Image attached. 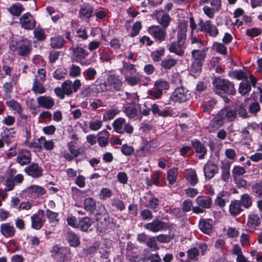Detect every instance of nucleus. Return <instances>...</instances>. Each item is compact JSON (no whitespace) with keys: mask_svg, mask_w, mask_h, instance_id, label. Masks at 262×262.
I'll use <instances>...</instances> for the list:
<instances>
[{"mask_svg":"<svg viewBox=\"0 0 262 262\" xmlns=\"http://www.w3.org/2000/svg\"><path fill=\"white\" fill-rule=\"evenodd\" d=\"M212 83L216 89V93L220 95L234 96L236 93L234 83L227 79L215 77Z\"/></svg>","mask_w":262,"mask_h":262,"instance_id":"f257e3e1","label":"nucleus"},{"mask_svg":"<svg viewBox=\"0 0 262 262\" xmlns=\"http://www.w3.org/2000/svg\"><path fill=\"white\" fill-rule=\"evenodd\" d=\"M198 25L199 28L196 30L197 32H204L206 35L212 37H215L219 34L217 28L213 25L212 21L210 20L204 21L202 19H200Z\"/></svg>","mask_w":262,"mask_h":262,"instance_id":"f03ea898","label":"nucleus"},{"mask_svg":"<svg viewBox=\"0 0 262 262\" xmlns=\"http://www.w3.org/2000/svg\"><path fill=\"white\" fill-rule=\"evenodd\" d=\"M70 249L68 247L54 246L52 250V256L58 261L67 262L69 260Z\"/></svg>","mask_w":262,"mask_h":262,"instance_id":"7ed1b4c3","label":"nucleus"},{"mask_svg":"<svg viewBox=\"0 0 262 262\" xmlns=\"http://www.w3.org/2000/svg\"><path fill=\"white\" fill-rule=\"evenodd\" d=\"M190 97V93L189 91L183 86L176 88L170 99L174 102L182 103L188 100Z\"/></svg>","mask_w":262,"mask_h":262,"instance_id":"20e7f679","label":"nucleus"},{"mask_svg":"<svg viewBox=\"0 0 262 262\" xmlns=\"http://www.w3.org/2000/svg\"><path fill=\"white\" fill-rule=\"evenodd\" d=\"M72 55L76 57V61L79 62L81 66H88L91 64L90 60L83 61L89 55V52L83 48L76 46L72 49Z\"/></svg>","mask_w":262,"mask_h":262,"instance_id":"39448f33","label":"nucleus"},{"mask_svg":"<svg viewBox=\"0 0 262 262\" xmlns=\"http://www.w3.org/2000/svg\"><path fill=\"white\" fill-rule=\"evenodd\" d=\"M148 32L156 41H158L159 42L166 39L167 34L166 29L162 28L159 26L154 25L149 27Z\"/></svg>","mask_w":262,"mask_h":262,"instance_id":"423d86ee","label":"nucleus"},{"mask_svg":"<svg viewBox=\"0 0 262 262\" xmlns=\"http://www.w3.org/2000/svg\"><path fill=\"white\" fill-rule=\"evenodd\" d=\"M219 167L214 162L209 160L204 165L203 171L205 178L206 180L211 179L215 174L218 173Z\"/></svg>","mask_w":262,"mask_h":262,"instance_id":"0eeeda50","label":"nucleus"},{"mask_svg":"<svg viewBox=\"0 0 262 262\" xmlns=\"http://www.w3.org/2000/svg\"><path fill=\"white\" fill-rule=\"evenodd\" d=\"M27 195L31 198H36L46 193V190L43 187L35 185H32L24 190Z\"/></svg>","mask_w":262,"mask_h":262,"instance_id":"6e6552de","label":"nucleus"},{"mask_svg":"<svg viewBox=\"0 0 262 262\" xmlns=\"http://www.w3.org/2000/svg\"><path fill=\"white\" fill-rule=\"evenodd\" d=\"M166 226V223L160 220H154L152 222L144 225V228L152 232L156 233L163 231Z\"/></svg>","mask_w":262,"mask_h":262,"instance_id":"1a4fd4ad","label":"nucleus"},{"mask_svg":"<svg viewBox=\"0 0 262 262\" xmlns=\"http://www.w3.org/2000/svg\"><path fill=\"white\" fill-rule=\"evenodd\" d=\"M24 171L28 176L33 178H39L43 174L42 168L36 163H32L29 166L26 167Z\"/></svg>","mask_w":262,"mask_h":262,"instance_id":"9d476101","label":"nucleus"},{"mask_svg":"<svg viewBox=\"0 0 262 262\" xmlns=\"http://www.w3.org/2000/svg\"><path fill=\"white\" fill-rule=\"evenodd\" d=\"M106 80L107 85L111 88V90L116 91L122 90L123 82L118 76L114 74L110 75L107 77Z\"/></svg>","mask_w":262,"mask_h":262,"instance_id":"9b49d317","label":"nucleus"},{"mask_svg":"<svg viewBox=\"0 0 262 262\" xmlns=\"http://www.w3.org/2000/svg\"><path fill=\"white\" fill-rule=\"evenodd\" d=\"M136 249L135 245L131 242H128L126 248L125 257L130 262H139V256L133 250Z\"/></svg>","mask_w":262,"mask_h":262,"instance_id":"f8f14e48","label":"nucleus"},{"mask_svg":"<svg viewBox=\"0 0 262 262\" xmlns=\"http://www.w3.org/2000/svg\"><path fill=\"white\" fill-rule=\"evenodd\" d=\"M260 223L259 215L255 212H252L248 216L247 226L250 230L253 231L260 226Z\"/></svg>","mask_w":262,"mask_h":262,"instance_id":"ddd939ff","label":"nucleus"},{"mask_svg":"<svg viewBox=\"0 0 262 262\" xmlns=\"http://www.w3.org/2000/svg\"><path fill=\"white\" fill-rule=\"evenodd\" d=\"M177 63V60L171 58L170 57H166L162 59L160 63V69L164 72H168L173 69Z\"/></svg>","mask_w":262,"mask_h":262,"instance_id":"4468645a","label":"nucleus"},{"mask_svg":"<svg viewBox=\"0 0 262 262\" xmlns=\"http://www.w3.org/2000/svg\"><path fill=\"white\" fill-rule=\"evenodd\" d=\"M186 48L185 43L179 41H173L171 43L168 50L170 53H174L179 56H183L184 54V49Z\"/></svg>","mask_w":262,"mask_h":262,"instance_id":"2eb2a0df","label":"nucleus"},{"mask_svg":"<svg viewBox=\"0 0 262 262\" xmlns=\"http://www.w3.org/2000/svg\"><path fill=\"white\" fill-rule=\"evenodd\" d=\"M30 13L23 14L19 19V22L22 28L27 30H32L35 27V21L31 20Z\"/></svg>","mask_w":262,"mask_h":262,"instance_id":"dca6fc26","label":"nucleus"},{"mask_svg":"<svg viewBox=\"0 0 262 262\" xmlns=\"http://www.w3.org/2000/svg\"><path fill=\"white\" fill-rule=\"evenodd\" d=\"M92 222L89 217H81L79 219L77 224V228L80 230L84 232H91L93 228H91Z\"/></svg>","mask_w":262,"mask_h":262,"instance_id":"f3484780","label":"nucleus"},{"mask_svg":"<svg viewBox=\"0 0 262 262\" xmlns=\"http://www.w3.org/2000/svg\"><path fill=\"white\" fill-rule=\"evenodd\" d=\"M44 216L43 210H40L37 214H34L31 216L32 227L35 229L39 230L43 226L42 217Z\"/></svg>","mask_w":262,"mask_h":262,"instance_id":"a211bd4d","label":"nucleus"},{"mask_svg":"<svg viewBox=\"0 0 262 262\" xmlns=\"http://www.w3.org/2000/svg\"><path fill=\"white\" fill-rule=\"evenodd\" d=\"M191 143L192 147L195 149V152L199 155V158L200 159H204L207 151V149L204 144L198 139L192 140Z\"/></svg>","mask_w":262,"mask_h":262,"instance_id":"6ab92c4d","label":"nucleus"},{"mask_svg":"<svg viewBox=\"0 0 262 262\" xmlns=\"http://www.w3.org/2000/svg\"><path fill=\"white\" fill-rule=\"evenodd\" d=\"M16 131L14 128H5L3 132L1 133V137L7 145L14 141L15 137Z\"/></svg>","mask_w":262,"mask_h":262,"instance_id":"aec40b11","label":"nucleus"},{"mask_svg":"<svg viewBox=\"0 0 262 262\" xmlns=\"http://www.w3.org/2000/svg\"><path fill=\"white\" fill-rule=\"evenodd\" d=\"M188 24L186 21L181 22L178 27L177 40L185 43L187 37Z\"/></svg>","mask_w":262,"mask_h":262,"instance_id":"412c9836","label":"nucleus"},{"mask_svg":"<svg viewBox=\"0 0 262 262\" xmlns=\"http://www.w3.org/2000/svg\"><path fill=\"white\" fill-rule=\"evenodd\" d=\"M187 258L181 259L180 262H195L198 260L200 255L199 249L196 247H192L186 251Z\"/></svg>","mask_w":262,"mask_h":262,"instance_id":"4be33fe9","label":"nucleus"},{"mask_svg":"<svg viewBox=\"0 0 262 262\" xmlns=\"http://www.w3.org/2000/svg\"><path fill=\"white\" fill-rule=\"evenodd\" d=\"M0 231L6 238L12 237L15 233L14 227L9 223L2 224L0 226Z\"/></svg>","mask_w":262,"mask_h":262,"instance_id":"5701e85b","label":"nucleus"},{"mask_svg":"<svg viewBox=\"0 0 262 262\" xmlns=\"http://www.w3.org/2000/svg\"><path fill=\"white\" fill-rule=\"evenodd\" d=\"M94 8L89 4L81 5L79 11V17L81 18L90 19L93 16Z\"/></svg>","mask_w":262,"mask_h":262,"instance_id":"b1692460","label":"nucleus"},{"mask_svg":"<svg viewBox=\"0 0 262 262\" xmlns=\"http://www.w3.org/2000/svg\"><path fill=\"white\" fill-rule=\"evenodd\" d=\"M38 105L46 109H51L55 104L54 99L46 96H39L37 99Z\"/></svg>","mask_w":262,"mask_h":262,"instance_id":"393cba45","label":"nucleus"},{"mask_svg":"<svg viewBox=\"0 0 262 262\" xmlns=\"http://www.w3.org/2000/svg\"><path fill=\"white\" fill-rule=\"evenodd\" d=\"M231 165V162L228 160H224L222 162L221 167L222 170L221 179L224 181L227 182L230 178Z\"/></svg>","mask_w":262,"mask_h":262,"instance_id":"a878e982","label":"nucleus"},{"mask_svg":"<svg viewBox=\"0 0 262 262\" xmlns=\"http://www.w3.org/2000/svg\"><path fill=\"white\" fill-rule=\"evenodd\" d=\"M201 50L196 49L191 51V56L195 61H200L203 63L206 55V52L208 49L202 47Z\"/></svg>","mask_w":262,"mask_h":262,"instance_id":"bb28decb","label":"nucleus"},{"mask_svg":"<svg viewBox=\"0 0 262 262\" xmlns=\"http://www.w3.org/2000/svg\"><path fill=\"white\" fill-rule=\"evenodd\" d=\"M101 220L98 223V229L101 232L105 231L108 229L112 228L111 224L110 221V218L108 214H107L103 216H101ZM113 223L112 222V224Z\"/></svg>","mask_w":262,"mask_h":262,"instance_id":"cd10ccee","label":"nucleus"},{"mask_svg":"<svg viewBox=\"0 0 262 262\" xmlns=\"http://www.w3.org/2000/svg\"><path fill=\"white\" fill-rule=\"evenodd\" d=\"M210 221L212 220L201 218L199 222V227L200 230L204 233L208 235L211 233L212 230V225L209 222Z\"/></svg>","mask_w":262,"mask_h":262,"instance_id":"c85d7f7f","label":"nucleus"},{"mask_svg":"<svg viewBox=\"0 0 262 262\" xmlns=\"http://www.w3.org/2000/svg\"><path fill=\"white\" fill-rule=\"evenodd\" d=\"M66 239L71 247H77L80 245L79 236L73 231H68L66 233Z\"/></svg>","mask_w":262,"mask_h":262,"instance_id":"c756f323","label":"nucleus"},{"mask_svg":"<svg viewBox=\"0 0 262 262\" xmlns=\"http://www.w3.org/2000/svg\"><path fill=\"white\" fill-rule=\"evenodd\" d=\"M195 201L198 206L204 209L210 208L211 207L212 202L211 197L204 195L198 196L196 198Z\"/></svg>","mask_w":262,"mask_h":262,"instance_id":"7c9ffc66","label":"nucleus"},{"mask_svg":"<svg viewBox=\"0 0 262 262\" xmlns=\"http://www.w3.org/2000/svg\"><path fill=\"white\" fill-rule=\"evenodd\" d=\"M229 210L231 215L233 216H236L239 214L244 210L240 201L236 200L231 201Z\"/></svg>","mask_w":262,"mask_h":262,"instance_id":"2f4dec72","label":"nucleus"},{"mask_svg":"<svg viewBox=\"0 0 262 262\" xmlns=\"http://www.w3.org/2000/svg\"><path fill=\"white\" fill-rule=\"evenodd\" d=\"M167 108H170V107H166L165 110H161L160 106L156 103L152 104L151 105V110L153 115L163 118L170 116V113Z\"/></svg>","mask_w":262,"mask_h":262,"instance_id":"473e14b6","label":"nucleus"},{"mask_svg":"<svg viewBox=\"0 0 262 262\" xmlns=\"http://www.w3.org/2000/svg\"><path fill=\"white\" fill-rule=\"evenodd\" d=\"M224 119H227L228 121H233L236 117V111L233 110H231L226 107L221 110L220 111Z\"/></svg>","mask_w":262,"mask_h":262,"instance_id":"72a5a7b5","label":"nucleus"},{"mask_svg":"<svg viewBox=\"0 0 262 262\" xmlns=\"http://www.w3.org/2000/svg\"><path fill=\"white\" fill-rule=\"evenodd\" d=\"M32 50V45L31 42H24L19 44L17 52L18 55L21 56H25L29 55Z\"/></svg>","mask_w":262,"mask_h":262,"instance_id":"f704fd0d","label":"nucleus"},{"mask_svg":"<svg viewBox=\"0 0 262 262\" xmlns=\"http://www.w3.org/2000/svg\"><path fill=\"white\" fill-rule=\"evenodd\" d=\"M65 43L64 39L60 35L51 37L50 39V46L53 49H61Z\"/></svg>","mask_w":262,"mask_h":262,"instance_id":"c9c22d12","label":"nucleus"},{"mask_svg":"<svg viewBox=\"0 0 262 262\" xmlns=\"http://www.w3.org/2000/svg\"><path fill=\"white\" fill-rule=\"evenodd\" d=\"M108 213L105 206L102 204H98L96 205V207L94 209V212H92L91 214L95 215L96 216V220L97 221L101 220V217L103 216Z\"/></svg>","mask_w":262,"mask_h":262,"instance_id":"e433bc0d","label":"nucleus"},{"mask_svg":"<svg viewBox=\"0 0 262 262\" xmlns=\"http://www.w3.org/2000/svg\"><path fill=\"white\" fill-rule=\"evenodd\" d=\"M125 123V119L123 118H118L115 119L112 123L114 130L116 133L122 134L124 133L122 127Z\"/></svg>","mask_w":262,"mask_h":262,"instance_id":"4c0bfd02","label":"nucleus"},{"mask_svg":"<svg viewBox=\"0 0 262 262\" xmlns=\"http://www.w3.org/2000/svg\"><path fill=\"white\" fill-rule=\"evenodd\" d=\"M83 205L84 209L90 214H92V212H94L97 204L94 199L89 197L84 199Z\"/></svg>","mask_w":262,"mask_h":262,"instance_id":"58836bf2","label":"nucleus"},{"mask_svg":"<svg viewBox=\"0 0 262 262\" xmlns=\"http://www.w3.org/2000/svg\"><path fill=\"white\" fill-rule=\"evenodd\" d=\"M251 89V85L248 79L241 82L238 88V92L241 95L245 96L248 95Z\"/></svg>","mask_w":262,"mask_h":262,"instance_id":"ea45409f","label":"nucleus"},{"mask_svg":"<svg viewBox=\"0 0 262 262\" xmlns=\"http://www.w3.org/2000/svg\"><path fill=\"white\" fill-rule=\"evenodd\" d=\"M224 118L219 112L211 120L210 126L213 128H219L224 124Z\"/></svg>","mask_w":262,"mask_h":262,"instance_id":"a19ab883","label":"nucleus"},{"mask_svg":"<svg viewBox=\"0 0 262 262\" xmlns=\"http://www.w3.org/2000/svg\"><path fill=\"white\" fill-rule=\"evenodd\" d=\"M165 52V48L159 47L158 49L152 51L150 56L154 62H157L161 61L162 57L164 55Z\"/></svg>","mask_w":262,"mask_h":262,"instance_id":"79ce46f5","label":"nucleus"},{"mask_svg":"<svg viewBox=\"0 0 262 262\" xmlns=\"http://www.w3.org/2000/svg\"><path fill=\"white\" fill-rule=\"evenodd\" d=\"M122 63L123 67L122 70L125 71V75H134L137 73V69L134 64L125 61H123Z\"/></svg>","mask_w":262,"mask_h":262,"instance_id":"37998d69","label":"nucleus"},{"mask_svg":"<svg viewBox=\"0 0 262 262\" xmlns=\"http://www.w3.org/2000/svg\"><path fill=\"white\" fill-rule=\"evenodd\" d=\"M24 10L23 5L20 3L13 4L8 11L12 15L18 17L20 16L22 12Z\"/></svg>","mask_w":262,"mask_h":262,"instance_id":"c03bdc74","label":"nucleus"},{"mask_svg":"<svg viewBox=\"0 0 262 262\" xmlns=\"http://www.w3.org/2000/svg\"><path fill=\"white\" fill-rule=\"evenodd\" d=\"M217 103V100L214 98H211L209 100L205 101L202 106L204 112L210 114L214 106Z\"/></svg>","mask_w":262,"mask_h":262,"instance_id":"a18cd8bd","label":"nucleus"},{"mask_svg":"<svg viewBox=\"0 0 262 262\" xmlns=\"http://www.w3.org/2000/svg\"><path fill=\"white\" fill-rule=\"evenodd\" d=\"M147 97L151 100H157L160 99L163 92L161 90L157 89V88H153L147 91Z\"/></svg>","mask_w":262,"mask_h":262,"instance_id":"49530a36","label":"nucleus"},{"mask_svg":"<svg viewBox=\"0 0 262 262\" xmlns=\"http://www.w3.org/2000/svg\"><path fill=\"white\" fill-rule=\"evenodd\" d=\"M33 33L34 38L39 41H43L46 39L47 35L42 28H36L33 31Z\"/></svg>","mask_w":262,"mask_h":262,"instance_id":"de8ad7c7","label":"nucleus"},{"mask_svg":"<svg viewBox=\"0 0 262 262\" xmlns=\"http://www.w3.org/2000/svg\"><path fill=\"white\" fill-rule=\"evenodd\" d=\"M97 74V71L93 68H89L83 72V77L86 80H93Z\"/></svg>","mask_w":262,"mask_h":262,"instance_id":"09e8293b","label":"nucleus"},{"mask_svg":"<svg viewBox=\"0 0 262 262\" xmlns=\"http://www.w3.org/2000/svg\"><path fill=\"white\" fill-rule=\"evenodd\" d=\"M125 81L128 84L131 86L137 85L140 81V78L138 75H125Z\"/></svg>","mask_w":262,"mask_h":262,"instance_id":"8fccbe9b","label":"nucleus"},{"mask_svg":"<svg viewBox=\"0 0 262 262\" xmlns=\"http://www.w3.org/2000/svg\"><path fill=\"white\" fill-rule=\"evenodd\" d=\"M239 201H240L242 207L243 206L245 208H249L252 205V200L250 195L247 193L243 194Z\"/></svg>","mask_w":262,"mask_h":262,"instance_id":"3c124183","label":"nucleus"},{"mask_svg":"<svg viewBox=\"0 0 262 262\" xmlns=\"http://www.w3.org/2000/svg\"><path fill=\"white\" fill-rule=\"evenodd\" d=\"M6 103L8 107L15 111L18 114H20L22 113L23 108L20 104L16 101L11 100L10 101H7Z\"/></svg>","mask_w":262,"mask_h":262,"instance_id":"603ef678","label":"nucleus"},{"mask_svg":"<svg viewBox=\"0 0 262 262\" xmlns=\"http://www.w3.org/2000/svg\"><path fill=\"white\" fill-rule=\"evenodd\" d=\"M186 178L192 186H195L198 183V179L195 170L188 172L186 174Z\"/></svg>","mask_w":262,"mask_h":262,"instance_id":"864d4df0","label":"nucleus"},{"mask_svg":"<svg viewBox=\"0 0 262 262\" xmlns=\"http://www.w3.org/2000/svg\"><path fill=\"white\" fill-rule=\"evenodd\" d=\"M178 175V168H173L170 169L167 172V180L170 184H173L175 183L177 180Z\"/></svg>","mask_w":262,"mask_h":262,"instance_id":"5fc2aeb1","label":"nucleus"},{"mask_svg":"<svg viewBox=\"0 0 262 262\" xmlns=\"http://www.w3.org/2000/svg\"><path fill=\"white\" fill-rule=\"evenodd\" d=\"M226 194H227V192L224 191L219 193L214 200L215 205L221 208L224 207L226 205V200L223 199V197L225 196Z\"/></svg>","mask_w":262,"mask_h":262,"instance_id":"6e6d98bb","label":"nucleus"},{"mask_svg":"<svg viewBox=\"0 0 262 262\" xmlns=\"http://www.w3.org/2000/svg\"><path fill=\"white\" fill-rule=\"evenodd\" d=\"M67 74V70L64 68L56 70L53 74V77L57 80H61L65 78Z\"/></svg>","mask_w":262,"mask_h":262,"instance_id":"4d7b16f0","label":"nucleus"},{"mask_svg":"<svg viewBox=\"0 0 262 262\" xmlns=\"http://www.w3.org/2000/svg\"><path fill=\"white\" fill-rule=\"evenodd\" d=\"M28 152L29 155H21L17 156V161L20 165L24 166L31 163V157L29 151Z\"/></svg>","mask_w":262,"mask_h":262,"instance_id":"13d9d810","label":"nucleus"},{"mask_svg":"<svg viewBox=\"0 0 262 262\" xmlns=\"http://www.w3.org/2000/svg\"><path fill=\"white\" fill-rule=\"evenodd\" d=\"M154 86L163 92L164 90H168L169 89V84L165 80L160 79L155 82Z\"/></svg>","mask_w":262,"mask_h":262,"instance_id":"bf43d9fd","label":"nucleus"},{"mask_svg":"<svg viewBox=\"0 0 262 262\" xmlns=\"http://www.w3.org/2000/svg\"><path fill=\"white\" fill-rule=\"evenodd\" d=\"M72 81L67 80L61 84V88L66 93V95L70 96L73 93V89L72 88Z\"/></svg>","mask_w":262,"mask_h":262,"instance_id":"052dcab7","label":"nucleus"},{"mask_svg":"<svg viewBox=\"0 0 262 262\" xmlns=\"http://www.w3.org/2000/svg\"><path fill=\"white\" fill-rule=\"evenodd\" d=\"M32 90L38 94H42L45 92V89L43 85L37 79H35L32 87Z\"/></svg>","mask_w":262,"mask_h":262,"instance_id":"680f3d73","label":"nucleus"},{"mask_svg":"<svg viewBox=\"0 0 262 262\" xmlns=\"http://www.w3.org/2000/svg\"><path fill=\"white\" fill-rule=\"evenodd\" d=\"M159 204L160 200L156 197H153L148 200V204L146 206L152 209L154 211H157Z\"/></svg>","mask_w":262,"mask_h":262,"instance_id":"e2e57ef3","label":"nucleus"},{"mask_svg":"<svg viewBox=\"0 0 262 262\" xmlns=\"http://www.w3.org/2000/svg\"><path fill=\"white\" fill-rule=\"evenodd\" d=\"M111 205L120 211H123L125 209L124 202L117 198L111 200Z\"/></svg>","mask_w":262,"mask_h":262,"instance_id":"0e129e2a","label":"nucleus"},{"mask_svg":"<svg viewBox=\"0 0 262 262\" xmlns=\"http://www.w3.org/2000/svg\"><path fill=\"white\" fill-rule=\"evenodd\" d=\"M81 68L77 65L72 64L69 69V75L72 77H77L81 74Z\"/></svg>","mask_w":262,"mask_h":262,"instance_id":"69168bd1","label":"nucleus"},{"mask_svg":"<svg viewBox=\"0 0 262 262\" xmlns=\"http://www.w3.org/2000/svg\"><path fill=\"white\" fill-rule=\"evenodd\" d=\"M123 112L129 118H133L137 115V110L135 107L132 106L125 107Z\"/></svg>","mask_w":262,"mask_h":262,"instance_id":"338daca9","label":"nucleus"},{"mask_svg":"<svg viewBox=\"0 0 262 262\" xmlns=\"http://www.w3.org/2000/svg\"><path fill=\"white\" fill-rule=\"evenodd\" d=\"M153 216L151 211L148 209H144L140 212V217L143 221H150Z\"/></svg>","mask_w":262,"mask_h":262,"instance_id":"774afa93","label":"nucleus"}]
</instances>
